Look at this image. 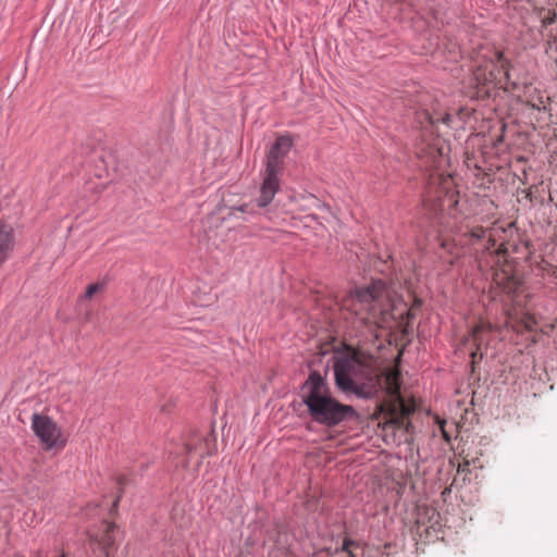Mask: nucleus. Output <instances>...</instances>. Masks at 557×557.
<instances>
[{"instance_id":"f257e3e1","label":"nucleus","mask_w":557,"mask_h":557,"mask_svg":"<svg viewBox=\"0 0 557 557\" xmlns=\"http://www.w3.org/2000/svg\"><path fill=\"white\" fill-rule=\"evenodd\" d=\"M301 399L312 421L327 428L336 426L355 414L351 406L339 403L332 395L326 381L317 371L310 373L304 383Z\"/></svg>"},{"instance_id":"f03ea898","label":"nucleus","mask_w":557,"mask_h":557,"mask_svg":"<svg viewBox=\"0 0 557 557\" xmlns=\"http://www.w3.org/2000/svg\"><path fill=\"white\" fill-rule=\"evenodd\" d=\"M507 232H512V225L505 228L503 225L494 224L490 228L474 227L471 231V236L476 239H487L486 250L493 259L492 282L496 287L507 294H511L519 290L521 281L515 265L506 257L508 250L506 243Z\"/></svg>"},{"instance_id":"7ed1b4c3","label":"nucleus","mask_w":557,"mask_h":557,"mask_svg":"<svg viewBox=\"0 0 557 557\" xmlns=\"http://www.w3.org/2000/svg\"><path fill=\"white\" fill-rule=\"evenodd\" d=\"M396 289L394 285L387 286L382 280H372L370 284L356 288L354 292L345 295L339 300H335L334 306L327 307V310L348 311L349 313H359L366 306L376 302L382 307L380 313H388V310L403 311L396 305ZM326 309V307H323Z\"/></svg>"},{"instance_id":"20e7f679","label":"nucleus","mask_w":557,"mask_h":557,"mask_svg":"<svg viewBox=\"0 0 557 557\" xmlns=\"http://www.w3.org/2000/svg\"><path fill=\"white\" fill-rule=\"evenodd\" d=\"M335 381L344 392H357L372 374L370 360L354 348L338 351L334 357Z\"/></svg>"},{"instance_id":"39448f33","label":"nucleus","mask_w":557,"mask_h":557,"mask_svg":"<svg viewBox=\"0 0 557 557\" xmlns=\"http://www.w3.org/2000/svg\"><path fill=\"white\" fill-rule=\"evenodd\" d=\"M417 122L421 128V144L417 148V154L423 159L426 166L434 170H440L444 163V147L441 139L434 137V127L437 122L449 124L450 115L445 113L441 116L432 115L429 111H421L417 113Z\"/></svg>"},{"instance_id":"423d86ee","label":"nucleus","mask_w":557,"mask_h":557,"mask_svg":"<svg viewBox=\"0 0 557 557\" xmlns=\"http://www.w3.org/2000/svg\"><path fill=\"white\" fill-rule=\"evenodd\" d=\"M293 140L287 135L278 136L267 154V164L261 185L258 206L267 207L280 189L278 175L283 170V160L289 152Z\"/></svg>"},{"instance_id":"0eeeda50","label":"nucleus","mask_w":557,"mask_h":557,"mask_svg":"<svg viewBox=\"0 0 557 557\" xmlns=\"http://www.w3.org/2000/svg\"><path fill=\"white\" fill-rule=\"evenodd\" d=\"M384 388L391 397V400L382 406L384 424L394 429L407 428L408 418L414 407L407 405L400 395V373L397 369L387 371L384 376Z\"/></svg>"},{"instance_id":"6e6552de","label":"nucleus","mask_w":557,"mask_h":557,"mask_svg":"<svg viewBox=\"0 0 557 557\" xmlns=\"http://www.w3.org/2000/svg\"><path fill=\"white\" fill-rule=\"evenodd\" d=\"M496 55L499 65L493 61H488L476 66L473 71V79L479 94L488 96L496 87L507 88V84L510 79L509 70L507 64L503 61L502 53L497 52Z\"/></svg>"},{"instance_id":"1a4fd4ad","label":"nucleus","mask_w":557,"mask_h":557,"mask_svg":"<svg viewBox=\"0 0 557 557\" xmlns=\"http://www.w3.org/2000/svg\"><path fill=\"white\" fill-rule=\"evenodd\" d=\"M32 430L45 450L63 449L67 444V435L51 417L44 413L32 416Z\"/></svg>"},{"instance_id":"9d476101","label":"nucleus","mask_w":557,"mask_h":557,"mask_svg":"<svg viewBox=\"0 0 557 557\" xmlns=\"http://www.w3.org/2000/svg\"><path fill=\"white\" fill-rule=\"evenodd\" d=\"M214 440L209 435L200 436L198 434H194L185 444L182 450L187 457L180 458L177 460L176 466H181L183 468L187 467L189 463L190 457L196 455L199 458H202L207 455H210L213 450Z\"/></svg>"},{"instance_id":"9b49d317","label":"nucleus","mask_w":557,"mask_h":557,"mask_svg":"<svg viewBox=\"0 0 557 557\" xmlns=\"http://www.w3.org/2000/svg\"><path fill=\"white\" fill-rule=\"evenodd\" d=\"M15 247V232L11 224L0 221V269L10 259Z\"/></svg>"},{"instance_id":"f8f14e48","label":"nucleus","mask_w":557,"mask_h":557,"mask_svg":"<svg viewBox=\"0 0 557 557\" xmlns=\"http://www.w3.org/2000/svg\"><path fill=\"white\" fill-rule=\"evenodd\" d=\"M114 529V523L103 521L101 533L89 534L90 543L97 544L99 548L104 552L107 557L110 556V552L114 547V537L112 535Z\"/></svg>"},{"instance_id":"ddd939ff","label":"nucleus","mask_w":557,"mask_h":557,"mask_svg":"<svg viewBox=\"0 0 557 557\" xmlns=\"http://www.w3.org/2000/svg\"><path fill=\"white\" fill-rule=\"evenodd\" d=\"M430 185L437 186L435 197L442 198V195H448L453 190L454 181L451 175L444 173H434L430 175Z\"/></svg>"},{"instance_id":"4468645a","label":"nucleus","mask_w":557,"mask_h":557,"mask_svg":"<svg viewBox=\"0 0 557 557\" xmlns=\"http://www.w3.org/2000/svg\"><path fill=\"white\" fill-rule=\"evenodd\" d=\"M106 288H107V281H104V280L89 284L86 287V290H85L84 295L82 296V299L90 300L98 295H102L104 293Z\"/></svg>"},{"instance_id":"2eb2a0df","label":"nucleus","mask_w":557,"mask_h":557,"mask_svg":"<svg viewBox=\"0 0 557 557\" xmlns=\"http://www.w3.org/2000/svg\"><path fill=\"white\" fill-rule=\"evenodd\" d=\"M491 324L481 320L473 329H472V337L475 343H480L482 341L481 334L485 330H491Z\"/></svg>"},{"instance_id":"dca6fc26","label":"nucleus","mask_w":557,"mask_h":557,"mask_svg":"<svg viewBox=\"0 0 557 557\" xmlns=\"http://www.w3.org/2000/svg\"><path fill=\"white\" fill-rule=\"evenodd\" d=\"M358 547L359 545L356 542L345 539L341 547V550L345 552L348 555V557H359V554L356 552V548Z\"/></svg>"},{"instance_id":"f3484780","label":"nucleus","mask_w":557,"mask_h":557,"mask_svg":"<svg viewBox=\"0 0 557 557\" xmlns=\"http://www.w3.org/2000/svg\"><path fill=\"white\" fill-rule=\"evenodd\" d=\"M548 98H544L543 96H537L536 99H528L527 103L532 108L539 111L546 110V101Z\"/></svg>"},{"instance_id":"a211bd4d","label":"nucleus","mask_w":557,"mask_h":557,"mask_svg":"<svg viewBox=\"0 0 557 557\" xmlns=\"http://www.w3.org/2000/svg\"><path fill=\"white\" fill-rule=\"evenodd\" d=\"M555 20H556V14L548 11L547 15L542 17V24H543V26H547V25L553 24L555 22Z\"/></svg>"},{"instance_id":"6ab92c4d","label":"nucleus","mask_w":557,"mask_h":557,"mask_svg":"<svg viewBox=\"0 0 557 557\" xmlns=\"http://www.w3.org/2000/svg\"><path fill=\"white\" fill-rule=\"evenodd\" d=\"M421 302H422L421 299L414 297L412 306L408 310L404 311L403 313H410L411 310L420 309Z\"/></svg>"},{"instance_id":"aec40b11","label":"nucleus","mask_w":557,"mask_h":557,"mask_svg":"<svg viewBox=\"0 0 557 557\" xmlns=\"http://www.w3.org/2000/svg\"><path fill=\"white\" fill-rule=\"evenodd\" d=\"M469 466H470V461L467 459V457H465L463 462L459 463V466H458V472H468Z\"/></svg>"},{"instance_id":"412c9836","label":"nucleus","mask_w":557,"mask_h":557,"mask_svg":"<svg viewBox=\"0 0 557 557\" xmlns=\"http://www.w3.org/2000/svg\"><path fill=\"white\" fill-rule=\"evenodd\" d=\"M247 208H248V206H247V205H244V206H240V207L233 208V209H232V211H231V214L236 215V212H246V211H247Z\"/></svg>"},{"instance_id":"4be33fe9","label":"nucleus","mask_w":557,"mask_h":557,"mask_svg":"<svg viewBox=\"0 0 557 557\" xmlns=\"http://www.w3.org/2000/svg\"><path fill=\"white\" fill-rule=\"evenodd\" d=\"M124 482H125V478H124V476H119V478H117V484H119V485H123V484H124Z\"/></svg>"},{"instance_id":"5701e85b","label":"nucleus","mask_w":557,"mask_h":557,"mask_svg":"<svg viewBox=\"0 0 557 557\" xmlns=\"http://www.w3.org/2000/svg\"><path fill=\"white\" fill-rule=\"evenodd\" d=\"M120 500V496L115 499V502L113 503V507H116L117 506V503Z\"/></svg>"},{"instance_id":"b1692460","label":"nucleus","mask_w":557,"mask_h":557,"mask_svg":"<svg viewBox=\"0 0 557 557\" xmlns=\"http://www.w3.org/2000/svg\"><path fill=\"white\" fill-rule=\"evenodd\" d=\"M59 557H67V555L63 553Z\"/></svg>"}]
</instances>
